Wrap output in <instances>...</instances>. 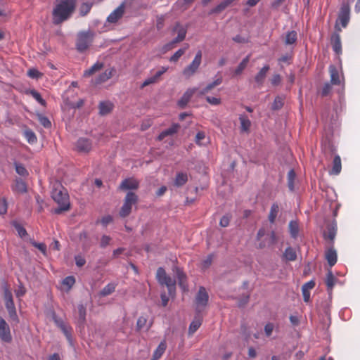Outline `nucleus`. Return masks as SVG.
I'll use <instances>...</instances> for the list:
<instances>
[{
    "label": "nucleus",
    "mask_w": 360,
    "mask_h": 360,
    "mask_svg": "<svg viewBox=\"0 0 360 360\" xmlns=\"http://www.w3.org/2000/svg\"><path fill=\"white\" fill-rule=\"evenodd\" d=\"M331 89H332V84L331 83H329V82H326L321 91V94L322 96H326L329 94V93L331 91Z\"/></svg>",
    "instance_id": "obj_52"
},
{
    "label": "nucleus",
    "mask_w": 360,
    "mask_h": 360,
    "mask_svg": "<svg viewBox=\"0 0 360 360\" xmlns=\"http://www.w3.org/2000/svg\"><path fill=\"white\" fill-rule=\"evenodd\" d=\"M0 339L6 343L12 341V335L8 324L0 316Z\"/></svg>",
    "instance_id": "obj_9"
},
{
    "label": "nucleus",
    "mask_w": 360,
    "mask_h": 360,
    "mask_svg": "<svg viewBox=\"0 0 360 360\" xmlns=\"http://www.w3.org/2000/svg\"><path fill=\"white\" fill-rule=\"evenodd\" d=\"M167 348L166 342L165 341H162L157 349L155 350L153 356L152 360H158L159 359L162 355L164 354Z\"/></svg>",
    "instance_id": "obj_28"
},
{
    "label": "nucleus",
    "mask_w": 360,
    "mask_h": 360,
    "mask_svg": "<svg viewBox=\"0 0 360 360\" xmlns=\"http://www.w3.org/2000/svg\"><path fill=\"white\" fill-rule=\"evenodd\" d=\"M146 322H147L146 318H145L143 316H140L138 319L137 323H136V327H137L138 330H141L142 328H143L146 324Z\"/></svg>",
    "instance_id": "obj_61"
},
{
    "label": "nucleus",
    "mask_w": 360,
    "mask_h": 360,
    "mask_svg": "<svg viewBox=\"0 0 360 360\" xmlns=\"http://www.w3.org/2000/svg\"><path fill=\"white\" fill-rule=\"evenodd\" d=\"M103 67V63L101 62H96L94 63L91 68L86 70L84 72V77H89L94 74L95 72L101 70Z\"/></svg>",
    "instance_id": "obj_27"
},
{
    "label": "nucleus",
    "mask_w": 360,
    "mask_h": 360,
    "mask_svg": "<svg viewBox=\"0 0 360 360\" xmlns=\"http://www.w3.org/2000/svg\"><path fill=\"white\" fill-rule=\"evenodd\" d=\"M95 33L90 30L81 31L77 33L76 49L79 53H83L86 51L91 45Z\"/></svg>",
    "instance_id": "obj_4"
},
{
    "label": "nucleus",
    "mask_w": 360,
    "mask_h": 360,
    "mask_svg": "<svg viewBox=\"0 0 360 360\" xmlns=\"http://www.w3.org/2000/svg\"><path fill=\"white\" fill-rule=\"evenodd\" d=\"M269 68V65H265L255 75V80L259 85H262Z\"/></svg>",
    "instance_id": "obj_20"
},
{
    "label": "nucleus",
    "mask_w": 360,
    "mask_h": 360,
    "mask_svg": "<svg viewBox=\"0 0 360 360\" xmlns=\"http://www.w3.org/2000/svg\"><path fill=\"white\" fill-rule=\"evenodd\" d=\"M167 277V275L165 270L162 267H159L156 273V278L158 282L161 284Z\"/></svg>",
    "instance_id": "obj_47"
},
{
    "label": "nucleus",
    "mask_w": 360,
    "mask_h": 360,
    "mask_svg": "<svg viewBox=\"0 0 360 360\" xmlns=\"http://www.w3.org/2000/svg\"><path fill=\"white\" fill-rule=\"evenodd\" d=\"M14 226H15L16 231H18V235L21 238H22L27 235L26 230L22 226H20V224H18L17 223H15Z\"/></svg>",
    "instance_id": "obj_60"
},
{
    "label": "nucleus",
    "mask_w": 360,
    "mask_h": 360,
    "mask_svg": "<svg viewBox=\"0 0 360 360\" xmlns=\"http://www.w3.org/2000/svg\"><path fill=\"white\" fill-rule=\"evenodd\" d=\"M113 104L110 101H102L99 103V113L101 115H105L111 112Z\"/></svg>",
    "instance_id": "obj_24"
},
{
    "label": "nucleus",
    "mask_w": 360,
    "mask_h": 360,
    "mask_svg": "<svg viewBox=\"0 0 360 360\" xmlns=\"http://www.w3.org/2000/svg\"><path fill=\"white\" fill-rule=\"evenodd\" d=\"M278 212V205L277 203H274L271 207L270 212L268 216L269 221L271 224H274L275 222Z\"/></svg>",
    "instance_id": "obj_32"
},
{
    "label": "nucleus",
    "mask_w": 360,
    "mask_h": 360,
    "mask_svg": "<svg viewBox=\"0 0 360 360\" xmlns=\"http://www.w3.org/2000/svg\"><path fill=\"white\" fill-rule=\"evenodd\" d=\"M336 235V224H331L327 228V233H324V238L333 240Z\"/></svg>",
    "instance_id": "obj_38"
},
{
    "label": "nucleus",
    "mask_w": 360,
    "mask_h": 360,
    "mask_svg": "<svg viewBox=\"0 0 360 360\" xmlns=\"http://www.w3.org/2000/svg\"><path fill=\"white\" fill-rule=\"evenodd\" d=\"M341 159L339 155H335L333 162V168L330 172V174L338 175L341 172Z\"/></svg>",
    "instance_id": "obj_25"
},
{
    "label": "nucleus",
    "mask_w": 360,
    "mask_h": 360,
    "mask_svg": "<svg viewBox=\"0 0 360 360\" xmlns=\"http://www.w3.org/2000/svg\"><path fill=\"white\" fill-rule=\"evenodd\" d=\"M78 313H79V323L80 324H84L86 321V307L82 304L78 305Z\"/></svg>",
    "instance_id": "obj_41"
},
{
    "label": "nucleus",
    "mask_w": 360,
    "mask_h": 360,
    "mask_svg": "<svg viewBox=\"0 0 360 360\" xmlns=\"http://www.w3.org/2000/svg\"><path fill=\"white\" fill-rule=\"evenodd\" d=\"M24 135L28 143H34L37 142V136L35 134L32 130H25L24 131Z\"/></svg>",
    "instance_id": "obj_44"
},
{
    "label": "nucleus",
    "mask_w": 360,
    "mask_h": 360,
    "mask_svg": "<svg viewBox=\"0 0 360 360\" xmlns=\"http://www.w3.org/2000/svg\"><path fill=\"white\" fill-rule=\"evenodd\" d=\"M175 281L167 276L165 280L161 283L165 285L168 288V292L170 296H173L175 292Z\"/></svg>",
    "instance_id": "obj_26"
},
{
    "label": "nucleus",
    "mask_w": 360,
    "mask_h": 360,
    "mask_svg": "<svg viewBox=\"0 0 360 360\" xmlns=\"http://www.w3.org/2000/svg\"><path fill=\"white\" fill-rule=\"evenodd\" d=\"M221 82H222V78L221 77L217 78L214 82L208 84L205 88L200 90L198 93V95L199 96L205 95L206 94L209 93L213 88L221 84Z\"/></svg>",
    "instance_id": "obj_19"
},
{
    "label": "nucleus",
    "mask_w": 360,
    "mask_h": 360,
    "mask_svg": "<svg viewBox=\"0 0 360 360\" xmlns=\"http://www.w3.org/2000/svg\"><path fill=\"white\" fill-rule=\"evenodd\" d=\"M60 329L62 330L63 334L65 335L67 340L68 342L72 344V328L67 323L64 324L63 326L60 328Z\"/></svg>",
    "instance_id": "obj_37"
},
{
    "label": "nucleus",
    "mask_w": 360,
    "mask_h": 360,
    "mask_svg": "<svg viewBox=\"0 0 360 360\" xmlns=\"http://www.w3.org/2000/svg\"><path fill=\"white\" fill-rule=\"evenodd\" d=\"M274 326L272 323H268L264 326V332L267 337H269L274 330Z\"/></svg>",
    "instance_id": "obj_63"
},
{
    "label": "nucleus",
    "mask_w": 360,
    "mask_h": 360,
    "mask_svg": "<svg viewBox=\"0 0 360 360\" xmlns=\"http://www.w3.org/2000/svg\"><path fill=\"white\" fill-rule=\"evenodd\" d=\"M212 262V255H209L206 259H205L202 262H201V267L203 269H207L208 267H210V266L211 265Z\"/></svg>",
    "instance_id": "obj_54"
},
{
    "label": "nucleus",
    "mask_w": 360,
    "mask_h": 360,
    "mask_svg": "<svg viewBox=\"0 0 360 360\" xmlns=\"http://www.w3.org/2000/svg\"><path fill=\"white\" fill-rule=\"evenodd\" d=\"M209 295L206 289L200 286L195 297V309L198 313H200L208 302Z\"/></svg>",
    "instance_id": "obj_8"
},
{
    "label": "nucleus",
    "mask_w": 360,
    "mask_h": 360,
    "mask_svg": "<svg viewBox=\"0 0 360 360\" xmlns=\"http://www.w3.org/2000/svg\"><path fill=\"white\" fill-rule=\"evenodd\" d=\"M138 201V196L133 192H128L125 196L124 204L122 206L120 215L122 217H127L131 211L132 205Z\"/></svg>",
    "instance_id": "obj_5"
},
{
    "label": "nucleus",
    "mask_w": 360,
    "mask_h": 360,
    "mask_svg": "<svg viewBox=\"0 0 360 360\" xmlns=\"http://www.w3.org/2000/svg\"><path fill=\"white\" fill-rule=\"evenodd\" d=\"M92 4L91 3H83L79 7V14L81 16H84L89 13Z\"/></svg>",
    "instance_id": "obj_46"
},
{
    "label": "nucleus",
    "mask_w": 360,
    "mask_h": 360,
    "mask_svg": "<svg viewBox=\"0 0 360 360\" xmlns=\"http://www.w3.org/2000/svg\"><path fill=\"white\" fill-rule=\"evenodd\" d=\"M76 150L79 153H87L92 148V142L86 138H79L75 145Z\"/></svg>",
    "instance_id": "obj_10"
},
{
    "label": "nucleus",
    "mask_w": 360,
    "mask_h": 360,
    "mask_svg": "<svg viewBox=\"0 0 360 360\" xmlns=\"http://www.w3.org/2000/svg\"><path fill=\"white\" fill-rule=\"evenodd\" d=\"M197 90L198 89L195 87L187 89L184 92V94H183L181 98L179 100L178 105L181 108H185L186 106V105L188 104V103L189 102V101L191 98V97L197 91Z\"/></svg>",
    "instance_id": "obj_13"
},
{
    "label": "nucleus",
    "mask_w": 360,
    "mask_h": 360,
    "mask_svg": "<svg viewBox=\"0 0 360 360\" xmlns=\"http://www.w3.org/2000/svg\"><path fill=\"white\" fill-rule=\"evenodd\" d=\"M110 240H111V238L110 236L103 235L101 237V243H100L101 247L105 248L110 243Z\"/></svg>",
    "instance_id": "obj_64"
},
{
    "label": "nucleus",
    "mask_w": 360,
    "mask_h": 360,
    "mask_svg": "<svg viewBox=\"0 0 360 360\" xmlns=\"http://www.w3.org/2000/svg\"><path fill=\"white\" fill-rule=\"evenodd\" d=\"M75 283V279L73 276H67L63 281V284L70 288Z\"/></svg>",
    "instance_id": "obj_55"
},
{
    "label": "nucleus",
    "mask_w": 360,
    "mask_h": 360,
    "mask_svg": "<svg viewBox=\"0 0 360 360\" xmlns=\"http://www.w3.org/2000/svg\"><path fill=\"white\" fill-rule=\"evenodd\" d=\"M231 217L228 214L224 215L219 221V225L221 227H227L229 224Z\"/></svg>",
    "instance_id": "obj_58"
},
{
    "label": "nucleus",
    "mask_w": 360,
    "mask_h": 360,
    "mask_svg": "<svg viewBox=\"0 0 360 360\" xmlns=\"http://www.w3.org/2000/svg\"><path fill=\"white\" fill-rule=\"evenodd\" d=\"M120 188L123 190H135L139 188V181L134 179H126L122 181Z\"/></svg>",
    "instance_id": "obj_16"
},
{
    "label": "nucleus",
    "mask_w": 360,
    "mask_h": 360,
    "mask_svg": "<svg viewBox=\"0 0 360 360\" xmlns=\"http://www.w3.org/2000/svg\"><path fill=\"white\" fill-rule=\"evenodd\" d=\"M201 61H202V51H198L196 53L194 59L193 60V61L183 70V71H182L183 75L187 79L192 77L196 72L198 69L199 68V67L201 64Z\"/></svg>",
    "instance_id": "obj_6"
},
{
    "label": "nucleus",
    "mask_w": 360,
    "mask_h": 360,
    "mask_svg": "<svg viewBox=\"0 0 360 360\" xmlns=\"http://www.w3.org/2000/svg\"><path fill=\"white\" fill-rule=\"evenodd\" d=\"M4 291V297L5 300V307L8 311L10 319L15 323H19V319L16 312V309L13 300L12 292L10 290L7 283H4L2 285Z\"/></svg>",
    "instance_id": "obj_3"
},
{
    "label": "nucleus",
    "mask_w": 360,
    "mask_h": 360,
    "mask_svg": "<svg viewBox=\"0 0 360 360\" xmlns=\"http://www.w3.org/2000/svg\"><path fill=\"white\" fill-rule=\"evenodd\" d=\"M158 80V77H155V75L148 77L144 80V82L141 84V88H143L148 85L154 84V83L157 82Z\"/></svg>",
    "instance_id": "obj_56"
},
{
    "label": "nucleus",
    "mask_w": 360,
    "mask_h": 360,
    "mask_svg": "<svg viewBox=\"0 0 360 360\" xmlns=\"http://www.w3.org/2000/svg\"><path fill=\"white\" fill-rule=\"evenodd\" d=\"M329 72H330V83L333 85H339L341 84V77L342 79V80H344V77L343 76H340V74H339V71L337 69V68L333 65H330L329 66Z\"/></svg>",
    "instance_id": "obj_14"
},
{
    "label": "nucleus",
    "mask_w": 360,
    "mask_h": 360,
    "mask_svg": "<svg viewBox=\"0 0 360 360\" xmlns=\"http://www.w3.org/2000/svg\"><path fill=\"white\" fill-rule=\"evenodd\" d=\"M250 55L247 56L245 58L242 60V61L239 63L238 67L235 70V75H238L242 73L244 69L246 68L249 60H250Z\"/></svg>",
    "instance_id": "obj_35"
},
{
    "label": "nucleus",
    "mask_w": 360,
    "mask_h": 360,
    "mask_svg": "<svg viewBox=\"0 0 360 360\" xmlns=\"http://www.w3.org/2000/svg\"><path fill=\"white\" fill-rule=\"evenodd\" d=\"M326 259L330 266H334L337 262L336 250L333 248H329L326 252Z\"/></svg>",
    "instance_id": "obj_22"
},
{
    "label": "nucleus",
    "mask_w": 360,
    "mask_h": 360,
    "mask_svg": "<svg viewBox=\"0 0 360 360\" xmlns=\"http://www.w3.org/2000/svg\"><path fill=\"white\" fill-rule=\"evenodd\" d=\"M295 172L293 169H290L288 173V186L291 191H294V181L295 179Z\"/></svg>",
    "instance_id": "obj_42"
},
{
    "label": "nucleus",
    "mask_w": 360,
    "mask_h": 360,
    "mask_svg": "<svg viewBox=\"0 0 360 360\" xmlns=\"http://www.w3.org/2000/svg\"><path fill=\"white\" fill-rule=\"evenodd\" d=\"M30 94L41 105H46L45 100L42 98L41 94L38 91H37L35 90H32L30 91Z\"/></svg>",
    "instance_id": "obj_50"
},
{
    "label": "nucleus",
    "mask_w": 360,
    "mask_h": 360,
    "mask_svg": "<svg viewBox=\"0 0 360 360\" xmlns=\"http://www.w3.org/2000/svg\"><path fill=\"white\" fill-rule=\"evenodd\" d=\"M13 190L21 193H25L27 191L26 184L20 179H16Z\"/></svg>",
    "instance_id": "obj_36"
},
{
    "label": "nucleus",
    "mask_w": 360,
    "mask_h": 360,
    "mask_svg": "<svg viewBox=\"0 0 360 360\" xmlns=\"http://www.w3.org/2000/svg\"><path fill=\"white\" fill-rule=\"evenodd\" d=\"M176 276L178 280V284L183 291H188V285L186 283V276L179 269H176Z\"/></svg>",
    "instance_id": "obj_18"
},
{
    "label": "nucleus",
    "mask_w": 360,
    "mask_h": 360,
    "mask_svg": "<svg viewBox=\"0 0 360 360\" xmlns=\"http://www.w3.org/2000/svg\"><path fill=\"white\" fill-rule=\"evenodd\" d=\"M115 284L108 283L101 290L100 295L103 297L109 295L115 291Z\"/></svg>",
    "instance_id": "obj_39"
},
{
    "label": "nucleus",
    "mask_w": 360,
    "mask_h": 360,
    "mask_svg": "<svg viewBox=\"0 0 360 360\" xmlns=\"http://www.w3.org/2000/svg\"><path fill=\"white\" fill-rule=\"evenodd\" d=\"M39 123L45 128H49L51 126V123L50 120L48 119V117H46L44 115L39 116Z\"/></svg>",
    "instance_id": "obj_53"
},
{
    "label": "nucleus",
    "mask_w": 360,
    "mask_h": 360,
    "mask_svg": "<svg viewBox=\"0 0 360 360\" xmlns=\"http://www.w3.org/2000/svg\"><path fill=\"white\" fill-rule=\"evenodd\" d=\"M15 172L20 176H25L28 174V172L27 169L25 168V167L18 162L14 163Z\"/></svg>",
    "instance_id": "obj_48"
},
{
    "label": "nucleus",
    "mask_w": 360,
    "mask_h": 360,
    "mask_svg": "<svg viewBox=\"0 0 360 360\" xmlns=\"http://www.w3.org/2000/svg\"><path fill=\"white\" fill-rule=\"evenodd\" d=\"M283 257L287 261H295L297 259L295 250L292 247H288L283 253Z\"/></svg>",
    "instance_id": "obj_33"
},
{
    "label": "nucleus",
    "mask_w": 360,
    "mask_h": 360,
    "mask_svg": "<svg viewBox=\"0 0 360 360\" xmlns=\"http://www.w3.org/2000/svg\"><path fill=\"white\" fill-rule=\"evenodd\" d=\"M113 71L114 70L112 68L105 70L103 73L99 75L98 77L95 79L94 82V84H101L108 80L112 77Z\"/></svg>",
    "instance_id": "obj_17"
},
{
    "label": "nucleus",
    "mask_w": 360,
    "mask_h": 360,
    "mask_svg": "<svg viewBox=\"0 0 360 360\" xmlns=\"http://www.w3.org/2000/svg\"><path fill=\"white\" fill-rule=\"evenodd\" d=\"M206 101L212 105H218L221 103V99L217 97L207 96Z\"/></svg>",
    "instance_id": "obj_62"
},
{
    "label": "nucleus",
    "mask_w": 360,
    "mask_h": 360,
    "mask_svg": "<svg viewBox=\"0 0 360 360\" xmlns=\"http://www.w3.org/2000/svg\"><path fill=\"white\" fill-rule=\"evenodd\" d=\"M290 234L292 238H296L299 233V224L297 221L292 220L288 224Z\"/></svg>",
    "instance_id": "obj_31"
},
{
    "label": "nucleus",
    "mask_w": 360,
    "mask_h": 360,
    "mask_svg": "<svg viewBox=\"0 0 360 360\" xmlns=\"http://www.w3.org/2000/svg\"><path fill=\"white\" fill-rule=\"evenodd\" d=\"M172 31L174 33H177V36L174 38V42L179 43L184 40L187 32V29L186 27L177 22L174 27Z\"/></svg>",
    "instance_id": "obj_12"
},
{
    "label": "nucleus",
    "mask_w": 360,
    "mask_h": 360,
    "mask_svg": "<svg viewBox=\"0 0 360 360\" xmlns=\"http://www.w3.org/2000/svg\"><path fill=\"white\" fill-rule=\"evenodd\" d=\"M283 105V98L281 96H276L274 99V101L272 104V109L274 110H277L281 109Z\"/></svg>",
    "instance_id": "obj_49"
},
{
    "label": "nucleus",
    "mask_w": 360,
    "mask_h": 360,
    "mask_svg": "<svg viewBox=\"0 0 360 360\" xmlns=\"http://www.w3.org/2000/svg\"><path fill=\"white\" fill-rule=\"evenodd\" d=\"M51 197L53 200L58 205V207L55 209L56 214H60L70 209L69 195L65 188L58 182L53 184Z\"/></svg>",
    "instance_id": "obj_2"
},
{
    "label": "nucleus",
    "mask_w": 360,
    "mask_h": 360,
    "mask_svg": "<svg viewBox=\"0 0 360 360\" xmlns=\"http://www.w3.org/2000/svg\"><path fill=\"white\" fill-rule=\"evenodd\" d=\"M337 281V278L333 276L332 271L329 270L326 274V284L327 285V290L329 294H331L333 288Z\"/></svg>",
    "instance_id": "obj_21"
},
{
    "label": "nucleus",
    "mask_w": 360,
    "mask_h": 360,
    "mask_svg": "<svg viewBox=\"0 0 360 360\" xmlns=\"http://www.w3.org/2000/svg\"><path fill=\"white\" fill-rule=\"evenodd\" d=\"M201 324L202 319L200 316H195L189 326V335H193L200 328Z\"/></svg>",
    "instance_id": "obj_30"
},
{
    "label": "nucleus",
    "mask_w": 360,
    "mask_h": 360,
    "mask_svg": "<svg viewBox=\"0 0 360 360\" xmlns=\"http://www.w3.org/2000/svg\"><path fill=\"white\" fill-rule=\"evenodd\" d=\"M8 204L6 198L0 197V214H5L7 212Z\"/></svg>",
    "instance_id": "obj_51"
},
{
    "label": "nucleus",
    "mask_w": 360,
    "mask_h": 360,
    "mask_svg": "<svg viewBox=\"0 0 360 360\" xmlns=\"http://www.w3.org/2000/svg\"><path fill=\"white\" fill-rule=\"evenodd\" d=\"M124 12V5L122 4L108 16L107 21L110 23L117 22L122 17Z\"/></svg>",
    "instance_id": "obj_11"
},
{
    "label": "nucleus",
    "mask_w": 360,
    "mask_h": 360,
    "mask_svg": "<svg viewBox=\"0 0 360 360\" xmlns=\"http://www.w3.org/2000/svg\"><path fill=\"white\" fill-rule=\"evenodd\" d=\"M77 0H56L52 11L54 25H59L68 20L75 11Z\"/></svg>",
    "instance_id": "obj_1"
},
{
    "label": "nucleus",
    "mask_w": 360,
    "mask_h": 360,
    "mask_svg": "<svg viewBox=\"0 0 360 360\" xmlns=\"http://www.w3.org/2000/svg\"><path fill=\"white\" fill-rule=\"evenodd\" d=\"M205 139V134L203 131H198L195 136V143L199 145L202 146L204 143H202V141Z\"/></svg>",
    "instance_id": "obj_59"
},
{
    "label": "nucleus",
    "mask_w": 360,
    "mask_h": 360,
    "mask_svg": "<svg viewBox=\"0 0 360 360\" xmlns=\"http://www.w3.org/2000/svg\"><path fill=\"white\" fill-rule=\"evenodd\" d=\"M79 241L82 243L83 248H87L90 246V243L89 242L88 234L86 231H83L79 235Z\"/></svg>",
    "instance_id": "obj_43"
},
{
    "label": "nucleus",
    "mask_w": 360,
    "mask_h": 360,
    "mask_svg": "<svg viewBox=\"0 0 360 360\" xmlns=\"http://www.w3.org/2000/svg\"><path fill=\"white\" fill-rule=\"evenodd\" d=\"M240 130L243 132H248L251 126V122L245 115H240Z\"/></svg>",
    "instance_id": "obj_29"
},
{
    "label": "nucleus",
    "mask_w": 360,
    "mask_h": 360,
    "mask_svg": "<svg viewBox=\"0 0 360 360\" xmlns=\"http://www.w3.org/2000/svg\"><path fill=\"white\" fill-rule=\"evenodd\" d=\"M297 40V32L295 31H291L287 33L285 37V44H292Z\"/></svg>",
    "instance_id": "obj_45"
},
{
    "label": "nucleus",
    "mask_w": 360,
    "mask_h": 360,
    "mask_svg": "<svg viewBox=\"0 0 360 360\" xmlns=\"http://www.w3.org/2000/svg\"><path fill=\"white\" fill-rule=\"evenodd\" d=\"M179 125L178 124H172L169 128L162 131L158 136V139L159 141L162 140L166 136L172 135L177 132Z\"/></svg>",
    "instance_id": "obj_23"
},
{
    "label": "nucleus",
    "mask_w": 360,
    "mask_h": 360,
    "mask_svg": "<svg viewBox=\"0 0 360 360\" xmlns=\"http://www.w3.org/2000/svg\"><path fill=\"white\" fill-rule=\"evenodd\" d=\"M350 18V7L348 4H342L341 6L338 18L335 24V29L338 31H341V29L339 27L338 22L341 24L342 27H346Z\"/></svg>",
    "instance_id": "obj_7"
},
{
    "label": "nucleus",
    "mask_w": 360,
    "mask_h": 360,
    "mask_svg": "<svg viewBox=\"0 0 360 360\" xmlns=\"http://www.w3.org/2000/svg\"><path fill=\"white\" fill-rule=\"evenodd\" d=\"M27 75L31 78L38 79L41 76V73L39 72L37 69L32 68L27 71Z\"/></svg>",
    "instance_id": "obj_57"
},
{
    "label": "nucleus",
    "mask_w": 360,
    "mask_h": 360,
    "mask_svg": "<svg viewBox=\"0 0 360 360\" xmlns=\"http://www.w3.org/2000/svg\"><path fill=\"white\" fill-rule=\"evenodd\" d=\"M188 176L186 173L179 172L176 174L174 184L176 186H181L186 183Z\"/></svg>",
    "instance_id": "obj_34"
},
{
    "label": "nucleus",
    "mask_w": 360,
    "mask_h": 360,
    "mask_svg": "<svg viewBox=\"0 0 360 360\" xmlns=\"http://www.w3.org/2000/svg\"><path fill=\"white\" fill-rule=\"evenodd\" d=\"M331 44L333 50L334 52L337 54H341L342 53V44H341V39L340 36L338 33L335 32L331 36Z\"/></svg>",
    "instance_id": "obj_15"
},
{
    "label": "nucleus",
    "mask_w": 360,
    "mask_h": 360,
    "mask_svg": "<svg viewBox=\"0 0 360 360\" xmlns=\"http://www.w3.org/2000/svg\"><path fill=\"white\" fill-rule=\"evenodd\" d=\"M188 46L184 48H181L179 50H177L169 58V61L171 62H176L186 52L187 50Z\"/></svg>",
    "instance_id": "obj_40"
}]
</instances>
